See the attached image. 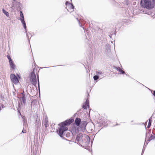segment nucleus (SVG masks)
<instances>
[{"instance_id": "1", "label": "nucleus", "mask_w": 155, "mask_h": 155, "mask_svg": "<svg viewBox=\"0 0 155 155\" xmlns=\"http://www.w3.org/2000/svg\"><path fill=\"white\" fill-rule=\"evenodd\" d=\"M72 122L73 120H72L69 119L61 123V127L59 128L58 131V134L60 137H62L64 132L68 129V128L66 127L65 126L70 125Z\"/></svg>"}, {"instance_id": "2", "label": "nucleus", "mask_w": 155, "mask_h": 155, "mask_svg": "<svg viewBox=\"0 0 155 155\" xmlns=\"http://www.w3.org/2000/svg\"><path fill=\"white\" fill-rule=\"evenodd\" d=\"M140 4L142 6L148 9L153 8L154 6L153 3L149 0H142Z\"/></svg>"}, {"instance_id": "3", "label": "nucleus", "mask_w": 155, "mask_h": 155, "mask_svg": "<svg viewBox=\"0 0 155 155\" xmlns=\"http://www.w3.org/2000/svg\"><path fill=\"white\" fill-rule=\"evenodd\" d=\"M21 4L16 0H13L12 6V9H16L17 10H19L21 9Z\"/></svg>"}, {"instance_id": "4", "label": "nucleus", "mask_w": 155, "mask_h": 155, "mask_svg": "<svg viewBox=\"0 0 155 155\" xmlns=\"http://www.w3.org/2000/svg\"><path fill=\"white\" fill-rule=\"evenodd\" d=\"M30 80L32 84L35 86L37 83L36 76L34 72L31 73Z\"/></svg>"}, {"instance_id": "5", "label": "nucleus", "mask_w": 155, "mask_h": 155, "mask_svg": "<svg viewBox=\"0 0 155 155\" xmlns=\"http://www.w3.org/2000/svg\"><path fill=\"white\" fill-rule=\"evenodd\" d=\"M10 78L12 82L15 84H16L19 82L18 78L14 74H11Z\"/></svg>"}, {"instance_id": "6", "label": "nucleus", "mask_w": 155, "mask_h": 155, "mask_svg": "<svg viewBox=\"0 0 155 155\" xmlns=\"http://www.w3.org/2000/svg\"><path fill=\"white\" fill-rule=\"evenodd\" d=\"M87 124V123L86 121H82L81 122L79 127L81 128V130H85Z\"/></svg>"}, {"instance_id": "7", "label": "nucleus", "mask_w": 155, "mask_h": 155, "mask_svg": "<svg viewBox=\"0 0 155 155\" xmlns=\"http://www.w3.org/2000/svg\"><path fill=\"white\" fill-rule=\"evenodd\" d=\"M83 137V135H81L79 134L77 136L76 139L75 141L81 142L82 141V138Z\"/></svg>"}, {"instance_id": "8", "label": "nucleus", "mask_w": 155, "mask_h": 155, "mask_svg": "<svg viewBox=\"0 0 155 155\" xmlns=\"http://www.w3.org/2000/svg\"><path fill=\"white\" fill-rule=\"evenodd\" d=\"M89 101L87 99L85 103L83 104L82 108H83L84 109H86L87 107H89Z\"/></svg>"}, {"instance_id": "9", "label": "nucleus", "mask_w": 155, "mask_h": 155, "mask_svg": "<svg viewBox=\"0 0 155 155\" xmlns=\"http://www.w3.org/2000/svg\"><path fill=\"white\" fill-rule=\"evenodd\" d=\"M81 122V119L80 118H77L75 120V123L77 126H79Z\"/></svg>"}, {"instance_id": "10", "label": "nucleus", "mask_w": 155, "mask_h": 155, "mask_svg": "<svg viewBox=\"0 0 155 155\" xmlns=\"http://www.w3.org/2000/svg\"><path fill=\"white\" fill-rule=\"evenodd\" d=\"M21 21V23H22V24L23 25V27L25 29V31H26V23H25V21H24V20L23 19Z\"/></svg>"}, {"instance_id": "11", "label": "nucleus", "mask_w": 155, "mask_h": 155, "mask_svg": "<svg viewBox=\"0 0 155 155\" xmlns=\"http://www.w3.org/2000/svg\"><path fill=\"white\" fill-rule=\"evenodd\" d=\"M11 68L14 69L15 68V65L13 63L12 61L9 62Z\"/></svg>"}, {"instance_id": "12", "label": "nucleus", "mask_w": 155, "mask_h": 155, "mask_svg": "<svg viewBox=\"0 0 155 155\" xmlns=\"http://www.w3.org/2000/svg\"><path fill=\"white\" fill-rule=\"evenodd\" d=\"M3 12L8 17L9 16V14L4 9L2 10Z\"/></svg>"}, {"instance_id": "13", "label": "nucleus", "mask_w": 155, "mask_h": 155, "mask_svg": "<svg viewBox=\"0 0 155 155\" xmlns=\"http://www.w3.org/2000/svg\"><path fill=\"white\" fill-rule=\"evenodd\" d=\"M20 15L21 16V18L20 19V20L21 21L23 19L24 20V18L23 15V14L22 13V12L21 11H20Z\"/></svg>"}, {"instance_id": "14", "label": "nucleus", "mask_w": 155, "mask_h": 155, "mask_svg": "<svg viewBox=\"0 0 155 155\" xmlns=\"http://www.w3.org/2000/svg\"><path fill=\"white\" fill-rule=\"evenodd\" d=\"M102 74L103 73L102 72L100 71L97 72V79H98L99 78L100 76L99 75V74L101 75V78H102V77L103 76Z\"/></svg>"}, {"instance_id": "15", "label": "nucleus", "mask_w": 155, "mask_h": 155, "mask_svg": "<svg viewBox=\"0 0 155 155\" xmlns=\"http://www.w3.org/2000/svg\"><path fill=\"white\" fill-rule=\"evenodd\" d=\"M21 98L22 99V102L24 104L26 102V98L25 95H23V96H22Z\"/></svg>"}, {"instance_id": "16", "label": "nucleus", "mask_w": 155, "mask_h": 155, "mask_svg": "<svg viewBox=\"0 0 155 155\" xmlns=\"http://www.w3.org/2000/svg\"><path fill=\"white\" fill-rule=\"evenodd\" d=\"M116 69L117 70L119 71L120 72L122 73V74H124V72L119 67H117Z\"/></svg>"}, {"instance_id": "17", "label": "nucleus", "mask_w": 155, "mask_h": 155, "mask_svg": "<svg viewBox=\"0 0 155 155\" xmlns=\"http://www.w3.org/2000/svg\"><path fill=\"white\" fill-rule=\"evenodd\" d=\"M151 123V119H150L149 120L148 124L147 126V128H149L150 126Z\"/></svg>"}, {"instance_id": "18", "label": "nucleus", "mask_w": 155, "mask_h": 155, "mask_svg": "<svg viewBox=\"0 0 155 155\" xmlns=\"http://www.w3.org/2000/svg\"><path fill=\"white\" fill-rule=\"evenodd\" d=\"M7 58H8V59L9 60V62L10 61H12V59H11V58L10 56L9 55H7Z\"/></svg>"}, {"instance_id": "19", "label": "nucleus", "mask_w": 155, "mask_h": 155, "mask_svg": "<svg viewBox=\"0 0 155 155\" xmlns=\"http://www.w3.org/2000/svg\"><path fill=\"white\" fill-rule=\"evenodd\" d=\"M69 4H70V6L72 9H73L74 8V6L72 4H70L69 3Z\"/></svg>"}, {"instance_id": "20", "label": "nucleus", "mask_w": 155, "mask_h": 155, "mask_svg": "<svg viewBox=\"0 0 155 155\" xmlns=\"http://www.w3.org/2000/svg\"><path fill=\"white\" fill-rule=\"evenodd\" d=\"M94 80H97V75H95L94 76Z\"/></svg>"}, {"instance_id": "21", "label": "nucleus", "mask_w": 155, "mask_h": 155, "mask_svg": "<svg viewBox=\"0 0 155 155\" xmlns=\"http://www.w3.org/2000/svg\"><path fill=\"white\" fill-rule=\"evenodd\" d=\"M38 87H39V79L38 78Z\"/></svg>"}, {"instance_id": "22", "label": "nucleus", "mask_w": 155, "mask_h": 155, "mask_svg": "<svg viewBox=\"0 0 155 155\" xmlns=\"http://www.w3.org/2000/svg\"><path fill=\"white\" fill-rule=\"evenodd\" d=\"M24 91L21 93L22 94V96H23V95H25L24 94Z\"/></svg>"}, {"instance_id": "23", "label": "nucleus", "mask_w": 155, "mask_h": 155, "mask_svg": "<svg viewBox=\"0 0 155 155\" xmlns=\"http://www.w3.org/2000/svg\"><path fill=\"white\" fill-rule=\"evenodd\" d=\"M68 3V2H67H67H66L65 3V4H66V5H67V3Z\"/></svg>"}, {"instance_id": "24", "label": "nucleus", "mask_w": 155, "mask_h": 155, "mask_svg": "<svg viewBox=\"0 0 155 155\" xmlns=\"http://www.w3.org/2000/svg\"><path fill=\"white\" fill-rule=\"evenodd\" d=\"M153 2V3H154L155 2V0H152Z\"/></svg>"}, {"instance_id": "25", "label": "nucleus", "mask_w": 155, "mask_h": 155, "mask_svg": "<svg viewBox=\"0 0 155 155\" xmlns=\"http://www.w3.org/2000/svg\"><path fill=\"white\" fill-rule=\"evenodd\" d=\"M153 95L155 96V91H154Z\"/></svg>"}, {"instance_id": "26", "label": "nucleus", "mask_w": 155, "mask_h": 155, "mask_svg": "<svg viewBox=\"0 0 155 155\" xmlns=\"http://www.w3.org/2000/svg\"><path fill=\"white\" fill-rule=\"evenodd\" d=\"M25 132H24V130H23L22 131V133H25Z\"/></svg>"}, {"instance_id": "27", "label": "nucleus", "mask_w": 155, "mask_h": 155, "mask_svg": "<svg viewBox=\"0 0 155 155\" xmlns=\"http://www.w3.org/2000/svg\"><path fill=\"white\" fill-rule=\"evenodd\" d=\"M84 136H86V137H88V136H86V135H84Z\"/></svg>"}, {"instance_id": "28", "label": "nucleus", "mask_w": 155, "mask_h": 155, "mask_svg": "<svg viewBox=\"0 0 155 155\" xmlns=\"http://www.w3.org/2000/svg\"><path fill=\"white\" fill-rule=\"evenodd\" d=\"M1 110V107L0 106V110Z\"/></svg>"}, {"instance_id": "29", "label": "nucleus", "mask_w": 155, "mask_h": 155, "mask_svg": "<svg viewBox=\"0 0 155 155\" xmlns=\"http://www.w3.org/2000/svg\"><path fill=\"white\" fill-rule=\"evenodd\" d=\"M18 77H19V75L18 76Z\"/></svg>"}]
</instances>
